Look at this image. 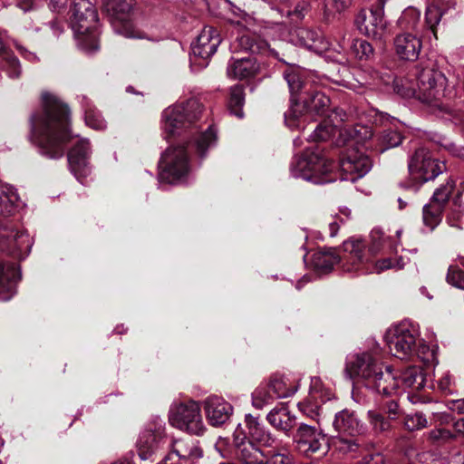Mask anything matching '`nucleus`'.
<instances>
[{
  "mask_svg": "<svg viewBox=\"0 0 464 464\" xmlns=\"http://www.w3.org/2000/svg\"><path fill=\"white\" fill-rule=\"evenodd\" d=\"M201 113V104L197 99L178 102L162 112V130L165 139L189 130L195 136L187 146L169 147L161 156L160 162V182L175 184L188 176L190 170L188 150L195 149L203 157L206 150L216 144L217 132L212 126L198 132L197 121Z\"/></svg>",
  "mask_w": 464,
  "mask_h": 464,
  "instance_id": "1",
  "label": "nucleus"
},
{
  "mask_svg": "<svg viewBox=\"0 0 464 464\" xmlns=\"http://www.w3.org/2000/svg\"><path fill=\"white\" fill-rule=\"evenodd\" d=\"M43 110L31 118L32 143L50 159L63 157L64 144L72 136L69 130V109L55 95L44 92Z\"/></svg>",
  "mask_w": 464,
  "mask_h": 464,
  "instance_id": "2",
  "label": "nucleus"
},
{
  "mask_svg": "<svg viewBox=\"0 0 464 464\" xmlns=\"http://www.w3.org/2000/svg\"><path fill=\"white\" fill-rule=\"evenodd\" d=\"M345 372L351 379L386 396L394 395L399 387L392 367L384 364L370 352L350 355L346 361Z\"/></svg>",
  "mask_w": 464,
  "mask_h": 464,
  "instance_id": "3",
  "label": "nucleus"
},
{
  "mask_svg": "<svg viewBox=\"0 0 464 464\" xmlns=\"http://www.w3.org/2000/svg\"><path fill=\"white\" fill-rule=\"evenodd\" d=\"M372 237V245L368 250H366L365 242L361 238L351 237L343 242V258L347 262V266L345 267L347 271L354 270L362 271V273H381L390 268L401 269L404 267L405 263L401 257L396 261H393L392 258H384L377 261L374 266H371L369 264L372 261V256L377 254L382 246V243L375 240L374 235Z\"/></svg>",
  "mask_w": 464,
  "mask_h": 464,
  "instance_id": "4",
  "label": "nucleus"
},
{
  "mask_svg": "<svg viewBox=\"0 0 464 464\" xmlns=\"http://www.w3.org/2000/svg\"><path fill=\"white\" fill-rule=\"evenodd\" d=\"M415 77L418 86V101L429 106L441 109L443 100L455 97L453 87H448L447 77L434 64H420L416 67Z\"/></svg>",
  "mask_w": 464,
  "mask_h": 464,
  "instance_id": "5",
  "label": "nucleus"
},
{
  "mask_svg": "<svg viewBox=\"0 0 464 464\" xmlns=\"http://www.w3.org/2000/svg\"><path fill=\"white\" fill-rule=\"evenodd\" d=\"M71 24L82 50L92 53L99 49L98 14L89 0H74Z\"/></svg>",
  "mask_w": 464,
  "mask_h": 464,
  "instance_id": "6",
  "label": "nucleus"
},
{
  "mask_svg": "<svg viewBox=\"0 0 464 464\" xmlns=\"http://www.w3.org/2000/svg\"><path fill=\"white\" fill-rule=\"evenodd\" d=\"M330 105V99L312 87L301 97V102L291 100V106L285 112V123L292 130L303 129L306 114H324Z\"/></svg>",
  "mask_w": 464,
  "mask_h": 464,
  "instance_id": "7",
  "label": "nucleus"
},
{
  "mask_svg": "<svg viewBox=\"0 0 464 464\" xmlns=\"http://www.w3.org/2000/svg\"><path fill=\"white\" fill-rule=\"evenodd\" d=\"M333 168L332 162L318 153L307 150L293 160L290 171L295 178H300L314 184H325L333 180L325 177Z\"/></svg>",
  "mask_w": 464,
  "mask_h": 464,
  "instance_id": "8",
  "label": "nucleus"
},
{
  "mask_svg": "<svg viewBox=\"0 0 464 464\" xmlns=\"http://www.w3.org/2000/svg\"><path fill=\"white\" fill-rule=\"evenodd\" d=\"M169 420L172 426L197 436L202 435L206 430L200 406L194 401L173 405Z\"/></svg>",
  "mask_w": 464,
  "mask_h": 464,
  "instance_id": "9",
  "label": "nucleus"
},
{
  "mask_svg": "<svg viewBox=\"0 0 464 464\" xmlns=\"http://www.w3.org/2000/svg\"><path fill=\"white\" fill-rule=\"evenodd\" d=\"M418 330L410 323L402 322L389 329L386 334L390 352L400 359H408L413 355L418 341Z\"/></svg>",
  "mask_w": 464,
  "mask_h": 464,
  "instance_id": "10",
  "label": "nucleus"
},
{
  "mask_svg": "<svg viewBox=\"0 0 464 464\" xmlns=\"http://www.w3.org/2000/svg\"><path fill=\"white\" fill-rule=\"evenodd\" d=\"M411 176L420 183L434 179L445 170V163L435 159L426 148H419L408 164Z\"/></svg>",
  "mask_w": 464,
  "mask_h": 464,
  "instance_id": "11",
  "label": "nucleus"
},
{
  "mask_svg": "<svg viewBox=\"0 0 464 464\" xmlns=\"http://www.w3.org/2000/svg\"><path fill=\"white\" fill-rule=\"evenodd\" d=\"M167 442L165 423L159 418H153L140 434L137 448L140 459H147L156 453Z\"/></svg>",
  "mask_w": 464,
  "mask_h": 464,
  "instance_id": "12",
  "label": "nucleus"
},
{
  "mask_svg": "<svg viewBox=\"0 0 464 464\" xmlns=\"http://www.w3.org/2000/svg\"><path fill=\"white\" fill-rule=\"evenodd\" d=\"M33 240L24 231L9 226H0V251L17 259L25 258L32 248Z\"/></svg>",
  "mask_w": 464,
  "mask_h": 464,
  "instance_id": "13",
  "label": "nucleus"
},
{
  "mask_svg": "<svg viewBox=\"0 0 464 464\" xmlns=\"http://www.w3.org/2000/svg\"><path fill=\"white\" fill-rule=\"evenodd\" d=\"M387 0H378L376 6L369 11L362 10L355 18L357 29L363 34L374 39H382L386 32V21L383 10Z\"/></svg>",
  "mask_w": 464,
  "mask_h": 464,
  "instance_id": "14",
  "label": "nucleus"
},
{
  "mask_svg": "<svg viewBox=\"0 0 464 464\" xmlns=\"http://www.w3.org/2000/svg\"><path fill=\"white\" fill-rule=\"evenodd\" d=\"M131 7L132 0H110L108 11L111 13V23L115 33L127 38H141L130 19Z\"/></svg>",
  "mask_w": 464,
  "mask_h": 464,
  "instance_id": "15",
  "label": "nucleus"
},
{
  "mask_svg": "<svg viewBox=\"0 0 464 464\" xmlns=\"http://www.w3.org/2000/svg\"><path fill=\"white\" fill-rule=\"evenodd\" d=\"M295 449L303 455L312 454L327 449L325 435L315 427L301 423L293 436Z\"/></svg>",
  "mask_w": 464,
  "mask_h": 464,
  "instance_id": "16",
  "label": "nucleus"
},
{
  "mask_svg": "<svg viewBox=\"0 0 464 464\" xmlns=\"http://www.w3.org/2000/svg\"><path fill=\"white\" fill-rule=\"evenodd\" d=\"M236 458L242 464H270L263 451L250 440L239 424L233 434Z\"/></svg>",
  "mask_w": 464,
  "mask_h": 464,
  "instance_id": "17",
  "label": "nucleus"
},
{
  "mask_svg": "<svg viewBox=\"0 0 464 464\" xmlns=\"http://www.w3.org/2000/svg\"><path fill=\"white\" fill-rule=\"evenodd\" d=\"M333 397L334 393L324 386L320 378L313 377L308 397L298 402L297 407L307 417L316 419L320 416L321 403L330 401Z\"/></svg>",
  "mask_w": 464,
  "mask_h": 464,
  "instance_id": "18",
  "label": "nucleus"
},
{
  "mask_svg": "<svg viewBox=\"0 0 464 464\" xmlns=\"http://www.w3.org/2000/svg\"><path fill=\"white\" fill-rule=\"evenodd\" d=\"M343 177V180L355 182L364 177L372 169L371 159L358 150H349L340 164Z\"/></svg>",
  "mask_w": 464,
  "mask_h": 464,
  "instance_id": "19",
  "label": "nucleus"
},
{
  "mask_svg": "<svg viewBox=\"0 0 464 464\" xmlns=\"http://www.w3.org/2000/svg\"><path fill=\"white\" fill-rule=\"evenodd\" d=\"M92 154L89 140L78 139L68 152V163L72 173L82 182L91 173L89 160Z\"/></svg>",
  "mask_w": 464,
  "mask_h": 464,
  "instance_id": "20",
  "label": "nucleus"
},
{
  "mask_svg": "<svg viewBox=\"0 0 464 464\" xmlns=\"http://www.w3.org/2000/svg\"><path fill=\"white\" fill-rule=\"evenodd\" d=\"M220 43V36L215 28L211 26L204 27L191 45L194 63H197L196 59L199 58L202 59V63H199V65L201 67L207 66L208 59L217 52Z\"/></svg>",
  "mask_w": 464,
  "mask_h": 464,
  "instance_id": "21",
  "label": "nucleus"
},
{
  "mask_svg": "<svg viewBox=\"0 0 464 464\" xmlns=\"http://www.w3.org/2000/svg\"><path fill=\"white\" fill-rule=\"evenodd\" d=\"M205 411L208 423L218 427L229 420L233 407L221 397L210 396L205 401Z\"/></svg>",
  "mask_w": 464,
  "mask_h": 464,
  "instance_id": "22",
  "label": "nucleus"
},
{
  "mask_svg": "<svg viewBox=\"0 0 464 464\" xmlns=\"http://www.w3.org/2000/svg\"><path fill=\"white\" fill-rule=\"evenodd\" d=\"M420 39L411 33H402L394 39V47L398 56L406 61H415L421 50Z\"/></svg>",
  "mask_w": 464,
  "mask_h": 464,
  "instance_id": "23",
  "label": "nucleus"
},
{
  "mask_svg": "<svg viewBox=\"0 0 464 464\" xmlns=\"http://www.w3.org/2000/svg\"><path fill=\"white\" fill-rule=\"evenodd\" d=\"M267 422L276 430L289 435L295 425L296 418L291 413L288 406L278 403L266 414Z\"/></svg>",
  "mask_w": 464,
  "mask_h": 464,
  "instance_id": "24",
  "label": "nucleus"
},
{
  "mask_svg": "<svg viewBox=\"0 0 464 464\" xmlns=\"http://www.w3.org/2000/svg\"><path fill=\"white\" fill-rule=\"evenodd\" d=\"M291 40L295 44L315 53L324 51L327 45L320 31L305 27L295 29L292 34Z\"/></svg>",
  "mask_w": 464,
  "mask_h": 464,
  "instance_id": "25",
  "label": "nucleus"
},
{
  "mask_svg": "<svg viewBox=\"0 0 464 464\" xmlns=\"http://www.w3.org/2000/svg\"><path fill=\"white\" fill-rule=\"evenodd\" d=\"M334 428L341 434L354 437L364 431V426L353 411L343 410L335 414Z\"/></svg>",
  "mask_w": 464,
  "mask_h": 464,
  "instance_id": "26",
  "label": "nucleus"
},
{
  "mask_svg": "<svg viewBox=\"0 0 464 464\" xmlns=\"http://www.w3.org/2000/svg\"><path fill=\"white\" fill-rule=\"evenodd\" d=\"M259 71L256 58L248 56L229 61L227 73L234 79H246L255 76Z\"/></svg>",
  "mask_w": 464,
  "mask_h": 464,
  "instance_id": "27",
  "label": "nucleus"
},
{
  "mask_svg": "<svg viewBox=\"0 0 464 464\" xmlns=\"http://www.w3.org/2000/svg\"><path fill=\"white\" fill-rule=\"evenodd\" d=\"M20 278L21 274L15 265L5 267L0 263V301H7L14 295Z\"/></svg>",
  "mask_w": 464,
  "mask_h": 464,
  "instance_id": "28",
  "label": "nucleus"
},
{
  "mask_svg": "<svg viewBox=\"0 0 464 464\" xmlns=\"http://www.w3.org/2000/svg\"><path fill=\"white\" fill-rule=\"evenodd\" d=\"M245 424L248 430V435L257 442L266 447H273L276 441V437L266 430L258 420L251 414L245 416Z\"/></svg>",
  "mask_w": 464,
  "mask_h": 464,
  "instance_id": "29",
  "label": "nucleus"
},
{
  "mask_svg": "<svg viewBox=\"0 0 464 464\" xmlns=\"http://www.w3.org/2000/svg\"><path fill=\"white\" fill-rule=\"evenodd\" d=\"M308 73L297 67H291L284 72V78L287 82L292 100L295 94L301 93L302 96L312 87L307 79Z\"/></svg>",
  "mask_w": 464,
  "mask_h": 464,
  "instance_id": "30",
  "label": "nucleus"
},
{
  "mask_svg": "<svg viewBox=\"0 0 464 464\" xmlns=\"http://www.w3.org/2000/svg\"><path fill=\"white\" fill-rule=\"evenodd\" d=\"M399 381V387L394 394L399 392L400 388L420 391L425 383V377L420 367L411 366L405 369L400 375L394 373Z\"/></svg>",
  "mask_w": 464,
  "mask_h": 464,
  "instance_id": "31",
  "label": "nucleus"
},
{
  "mask_svg": "<svg viewBox=\"0 0 464 464\" xmlns=\"http://www.w3.org/2000/svg\"><path fill=\"white\" fill-rule=\"evenodd\" d=\"M172 453L180 459L197 460L202 457V450L198 441L193 439H182L174 441Z\"/></svg>",
  "mask_w": 464,
  "mask_h": 464,
  "instance_id": "32",
  "label": "nucleus"
},
{
  "mask_svg": "<svg viewBox=\"0 0 464 464\" xmlns=\"http://www.w3.org/2000/svg\"><path fill=\"white\" fill-rule=\"evenodd\" d=\"M238 46L244 51H249L252 53H264L277 57V53L271 49L266 42L254 38L249 34H244L237 38Z\"/></svg>",
  "mask_w": 464,
  "mask_h": 464,
  "instance_id": "33",
  "label": "nucleus"
},
{
  "mask_svg": "<svg viewBox=\"0 0 464 464\" xmlns=\"http://www.w3.org/2000/svg\"><path fill=\"white\" fill-rule=\"evenodd\" d=\"M269 389L276 398H286L295 394L298 385L285 376H275L269 382Z\"/></svg>",
  "mask_w": 464,
  "mask_h": 464,
  "instance_id": "34",
  "label": "nucleus"
},
{
  "mask_svg": "<svg viewBox=\"0 0 464 464\" xmlns=\"http://www.w3.org/2000/svg\"><path fill=\"white\" fill-rule=\"evenodd\" d=\"M3 35L0 32V63L4 71L6 72L9 78H19L22 73L21 64L17 57L12 53L3 50Z\"/></svg>",
  "mask_w": 464,
  "mask_h": 464,
  "instance_id": "35",
  "label": "nucleus"
},
{
  "mask_svg": "<svg viewBox=\"0 0 464 464\" xmlns=\"http://www.w3.org/2000/svg\"><path fill=\"white\" fill-rule=\"evenodd\" d=\"M18 199L14 188L0 180V215H11Z\"/></svg>",
  "mask_w": 464,
  "mask_h": 464,
  "instance_id": "36",
  "label": "nucleus"
},
{
  "mask_svg": "<svg viewBox=\"0 0 464 464\" xmlns=\"http://www.w3.org/2000/svg\"><path fill=\"white\" fill-rule=\"evenodd\" d=\"M339 261L340 257L334 249L320 250L313 257L315 268L323 273L331 271Z\"/></svg>",
  "mask_w": 464,
  "mask_h": 464,
  "instance_id": "37",
  "label": "nucleus"
},
{
  "mask_svg": "<svg viewBox=\"0 0 464 464\" xmlns=\"http://www.w3.org/2000/svg\"><path fill=\"white\" fill-rule=\"evenodd\" d=\"M245 103V93L242 85L237 84L230 88L228 108L232 114L243 118V105Z\"/></svg>",
  "mask_w": 464,
  "mask_h": 464,
  "instance_id": "38",
  "label": "nucleus"
},
{
  "mask_svg": "<svg viewBox=\"0 0 464 464\" xmlns=\"http://www.w3.org/2000/svg\"><path fill=\"white\" fill-rule=\"evenodd\" d=\"M83 100L85 102L84 114L86 125L97 130L105 129L106 122L101 112L90 102L89 100L85 98Z\"/></svg>",
  "mask_w": 464,
  "mask_h": 464,
  "instance_id": "39",
  "label": "nucleus"
},
{
  "mask_svg": "<svg viewBox=\"0 0 464 464\" xmlns=\"http://www.w3.org/2000/svg\"><path fill=\"white\" fill-rule=\"evenodd\" d=\"M341 136H345L343 140V143H349L351 142V146L353 145V143H361L367 139H370L372 137V131L371 130L366 126H357L353 129H343L341 130L340 133Z\"/></svg>",
  "mask_w": 464,
  "mask_h": 464,
  "instance_id": "40",
  "label": "nucleus"
},
{
  "mask_svg": "<svg viewBox=\"0 0 464 464\" xmlns=\"http://www.w3.org/2000/svg\"><path fill=\"white\" fill-rule=\"evenodd\" d=\"M443 209L441 207L430 202L423 207V223L429 230L432 231L440 223Z\"/></svg>",
  "mask_w": 464,
  "mask_h": 464,
  "instance_id": "41",
  "label": "nucleus"
},
{
  "mask_svg": "<svg viewBox=\"0 0 464 464\" xmlns=\"http://www.w3.org/2000/svg\"><path fill=\"white\" fill-rule=\"evenodd\" d=\"M454 187V180L451 179H448L444 184L436 188L430 202L444 208L453 192Z\"/></svg>",
  "mask_w": 464,
  "mask_h": 464,
  "instance_id": "42",
  "label": "nucleus"
},
{
  "mask_svg": "<svg viewBox=\"0 0 464 464\" xmlns=\"http://www.w3.org/2000/svg\"><path fill=\"white\" fill-rule=\"evenodd\" d=\"M393 88L396 93L403 98H415L418 100V86L407 78L395 79Z\"/></svg>",
  "mask_w": 464,
  "mask_h": 464,
  "instance_id": "43",
  "label": "nucleus"
},
{
  "mask_svg": "<svg viewBox=\"0 0 464 464\" xmlns=\"http://www.w3.org/2000/svg\"><path fill=\"white\" fill-rule=\"evenodd\" d=\"M276 396L267 386H259L252 393V405L258 410L270 404Z\"/></svg>",
  "mask_w": 464,
  "mask_h": 464,
  "instance_id": "44",
  "label": "nucleus"
},
{
  "mask_svg": "<svg viewBox=\"0 0 464 464\" xmlns=\"http://www.w3.org/2000/svg\"><path fill=\"white\" fill-rule=\"evenodd\" d=\"M367 420L375 433L385 432L391 429L390 420L376 410L367 411Z\"/></svg>",
  "mask_w": 464,
  "mask_h": 464,
  "instance_id": "45",
  "label": "nucleus"
},
{
  "mask_svg": "<svg viewBox=\"0 0 464 464\" xmlns=\"http://www.w3.org/2000/svg\"><path fill=\"white\" fill-rule=\"evenodd\" d=\"M334 449L343 454L354 453L360 448L357 439H347L343 436H337L333 440Z\"/></svg>",
  "mask_w": 464,
  "mask_h": 464,
  "instance_id": "46",
  "label": "nucleus"
},
{
  "mask_svg": "<svg viewBox=\"0 0 464 464\" xmlns=\"http://www.w3.org/2000/svg\"><path fill=\"white\" fill-rule=\"evenodd\" d=\"M401 134L394 130H385L380 137L381 149L382 152L390 148L396 147L401 143Z\"/></svg>",
  "mask_w": 464,
  "mask_h": 464,
  "instance_id": "47",
  "label": "nucleus"
},
{
  "mask_svg": "<svg viewBox=\"0 0 464 464\" xmlns=\"http://www.w3.org/2000/svg\"><path fill=\"white\" fill-rule=\"evenodd\" d=\"M353 55L359 60H367L373 53L372 46L362 39H355L351 46Z\"/></svg>",
  "mask_w": 464,
  "mask_h": 464,
  "instance_id": "48",
  "label": "nucleus"
},
{
  "mask_svg": "<svg viewBox=\"0 0 464 464\" xmlns=\"http://www.w3.org/2000/svg\"><path fill=\"white\" fill-rule=\"evenodd\" d=\"M443 15V12L440 7L437 5H430L426 9L425 20L427 26L432 31L433 34L436 36L435 27L440 22V19Z\"/></svg>",
  "mask_w": 464,
  "mask_h": 464,
  "instance_id": "49",
  "label": "nucleus"
},
{
  "mask_svg": "<svg viewBox=\"0 0 464 464\" xmlns=\"http://www.w3.org/2000/svg\"><path fill=\"white\" fill-rule=\"evenodd\" d=\"M427 419L420 412H416L414 414H409L405 417L404 425L407 430L413 431L417 430L423 429L427 426Z\"/></svg>",
  "mask_w": 464,
  "mask_h": 464,
  "instance_id": "50",
  "label": "nucleus"
},
{
  "mask_svg": "<svg viewBox=\"0 0 464 464\" xmlns=\"http://www.w3.org/2000/svg\"><path fill=\"white\" fill-rule=\"evenodd\" d=\"M446 280L454 287L464 290V272L458 266H450Z\"/></svg>",
  "mask_w": 464,
  "mask_h": 464,
  "instance_id": "51",
  "label": "nucleus"
},
{
  "mask_svg": "<svg viewBox=\"0 0 464 464\" xmlns=\"http://www.w3.org/2000/svg\"><path fill=\"white\" fill-rule=\"evenodd\" d=\"M413 355H416L423 362H430L435 359L436 354L434 350H431L428 345L418 339Z\"/></svg>",
  "mask_w": 464,
  "mask_h": 464,
  "instance_id": "52",
  "label": "nucleus"
},
{
  "mask_svg": "<svg viewBox=\"0 0 464 464\" xmlns=\"http://www.w3.org/2000/svg\"><path fill=\"white\" fill-rule=\"evenodd\" d=\"M420 18V11L413 7H410L403 12L401 15V22L405 23L409 28L415 29Z\"/></svg>",
  "mask_w": 464,
  "mask_h": 464,
  "instance_id": "53",
  "label": "nucleus"
},
{
  "mask_svg": "<svg viewBox=\"0 0 464 464\" xmlns=\"http://www.w3.org/2000/svg\"><path fill=\"white\" fill-rule=\"evenodd\" d=\"M332 132H333V128L323 126L322 124H320L314 130V133L312 135H310V138L314 141L326 140L331 137Z\"/></svg>",
  "mask_w": 464,
  "mask_h": 464,
  "instance_id": "54",
  "label": "nucleus"
},
{
  "mask_svg": "<svg viewBox=\"0 0 464 464\" xmlns=\"http://www.w3.org/2000/svg\"><path fill=\"white\" fill-rule=\"evenodd\" d=\"M270 461L272 464H292L293 457L290 454L276 452L272 454Z\"/></svg>",
  "mask_w": 464,
  "mask_h": 464,
  "instance_id": "55",
  "label": "nucleus"
},
{
  "mask_svg": "<svg viewBox=\"0 0 464 464\" xmlns=\"http://www.w3.org/2000/svg\"><path fill=\"white\" fill-rule=\"evenodd\" d=\"M386 412L389 416V420H395L401 414V410L398 403L395 401H390L386 404Z\"/></svg>",
  "mask_w": 464,
  "mask_h": 464,
  "instance_id": "56",
  "label": "nucleus"
},
{
  "mask_svg": "<svg viewBox=\"0 0 464 464\" xmlns=\"http://www.w3.org/2000/svg\"><path fill=\"white\" fill-rule=\"evenodd\" d=\"M41 0H18L17 6L24 12H28L37 8Z\"/></svg>",
  "mask_w": 464,
  "mask_h": 464,
  "instance_id": "57",
  "label": "nucleus"
},
{
  "mask_svg": "<svg viewBox=\"0 0 464 464\" xmlns=\"http://www.w3.org/2000/svg\"><path fill=\"white\" fill-rule=\"evenodd\" d=\"M452 378L450 373H444L439 380L438 385L442 392H450Z\"/></svg>",
  "mask_w": 464,
  "mask_h": 464,
  "instance_id": "58",
  "label": "nucleus"
},
{
  "mask_svg": "<svg viewBox=\"0 0 464 464\" xmlns=\"http://www.w3.org/2000/svg\"><path fill=\"white\" fill-rule=\"evenodd\" d=\"M432 440H445L450 437V432L444 429H436L429 433Z\"/></svg>",
  "mask_w": 464,
  "mask_h": 464,
  "instance_id": "59",
  "label": "nucleus"
},
{
  "mask_svg": "<svg viewBox=\"0 0 464 464\" xmlns=\"http://www.w3.org/2000/svg\"><path fill=\"white\" fill-rule=\"evenodd\" d=\"M334 220L329 224L330 236L335 237L337 235L340 225L344 222L343 218L335 216Z\"/></svg>",
  "mask_w": 464,
  "mask_h": 464,
  "instance_id": "60",
  "label": "nucleus"
},
{
  "mask_svg": "<svg viewBox=\"0 0 464 464\" xmlns=\"http://www.w3.org/2000/svg\"><path fill=\"white\" fill-rule=\"evenodd\" d=\"M364 464H383L384 458L382 454H369L364 457Z\"/></svg>",
  "mask_w": 464,
  "mask_h": 464,
  "instance_id": "61",
  "label": "nucleus"
},
{
  "mask_svg": "<svg viewBox=\"0 0 464 464\" xmlns=\"http://www.w3.org/2000/svg\"><path fill=\"white\" fill-rule=\"evenodd\" d=\"M352 0H327L326 5H331V2L334 5L336 11H341L342 9L346 8Z\"/></svg>",
  "mask_w": 464,
  "mask_h": 464,
  "instance_id": "62",
  "label": "nucleus"
},
{
  "mask_svg": "<svg viewBox=\"0 0 464 464\" xmlns=\"http://www.w3.org/2000/svg\"><path fill=\"white\" fill-rule=\"evenodd\" d=\"M306 9H307V5L305 3H303L301 5H298L295 8V10L293 11V14L296 15L297 18H303Z\"/></svg>",
  "mask_w": 464,
  "mask_h": 464,
  "instance_id": "63",
  "label": "nucleus"
},
{
  "mask_svg": "<svg viewBox=\"0 0 464 464\" xmlns=\"http://www.w3.org/2000/svg\"><path fill=\"white\" fill-rule=\"evenodd\" d=\"M454 428L457 432L464 434V418H460L459 420L454 422Z\"/></svg>",
  "mask_w": 464,
  "mask_h": 464,
  "instance_id": "64",
  "label": "nucleus"
}]
</instances>
